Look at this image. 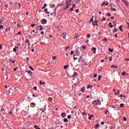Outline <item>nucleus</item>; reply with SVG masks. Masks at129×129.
Masks as SVG:
<instances>
[{
    "instance_id": "52",
    "label": "nucleus",
    "mask_w": 129,
    "mask_h": 129,
    "mask_svg": "<svg viewBox=\"0 0 129 129\" xmlns=\"http://www.w3.org/2000/svg\"><path fill=\"white\" fill-rule=\"evenodd\" d=\"M26 43H27L28 44H30V42L29 41V39H27Z\"/></svg>"
},
{
    "instance_id": "34",
    "label": "nucleus",
    "mask_w": 129,
    "mask_h": 129,
    "mask_svg": "<svg viewBox=\"0 0 129 129\" xmlns=\"http://www.w3.org/2000/svg\"><path fill=\"white\" fill-rule=\"evenodd\" d=\"M78 37H79V36L78 35V34H76L75 36V39H77V38H78Z\"/></svg>"
},
{
    "instance_id": "46",
    "label": "nucleus",
    "mask_w": 129,
    "mask_h": 129,
    "mask_svg": "<svg viewBox=\"0 0 129 129\" xmlns=\"http://www.w3.org/2000/svg\"><path fill=\"white\" fill-rule=\"evenodd\" d=\"M13 51H14V52H17V48H16L15 47H14V48H13Z\"/></svg>"
},
{
    "instance_id": "58",
    "label": "nucleus",
    "mask_w": 129,
    "mask_h": 129,
    "mask_svg": "<svg viewBox=\"0 0 129 129\" xmlns=\"http://www.w3.org/2000/svg\"><path fill=\"white\" fill-rule=\"evenodd\" d=\"M2 49H3V46L0 44V50H2Z\"/></svg>"
},
{
    "instance_id": "41",
    "label": "nucleus",
    "mask_w": 129,
    "mask_h": 129,
    "mask_svg": "<svg viewBox=\"0 0 129 129\" xmlns=\"http://www.w3.org/2000/svg\"><path fill=\"white\" fill-rule=\"evenodd\" d=\"M67 118H68L69 119H70V118H71V115H68Z\"/></svg>"
},
{
    "instance_id": "16",
    "label": "nucleus",
    "mask_w": 129,
    "mask_h": 129,
    "mask_svg": "<svg viewBox=\"0 0 129 129\" xmlns=\"http://www.w3.org/2000/svg\"><path fill=\"white\" fill-rule=\"evenodd\" d=\"M82 92H85V87H83L81 89Z\"/></svg>"
},
{
    "instance_id": "8",
    "label": "nucleus",
    "mask_w": 129,
    "mask_h": 129,
    "mask_svg": "<svg viewBox=\"0 0 129 129\" xmlns=\"http://www.w3.org/2000/svg\"><path fill=\"white\" fill-rule=\"evenodd\" d=\"M91 50L94 51V54H96V47H93Z\"/></svg>"
},
{
    "instance_id": "15",
    "label": "nucleus",
    "mask_w": 129,
    "mask_h": 129,
    "mask_svg": "<svg viewBox=\"0 0 129 129\" xmlns=\"http://www.w3.org/2000/svg\"><path fill=\"white\" fill-rule=\"evenodd\" d=\"M109 27H110V28H113V25H112V24L111 23V22H110L109 23Z\"/></svg>"
},
{
    "instance_id": "23",
    "label": "nucleus",
    "mask_w": 129,
    "mask_h": 129,
    "mask_svg": "<svg viewBox=\"0 0 129 129\" xmlns=\"http://www.w3.org/2000/svg\"><path fill=\"white\" fill-rule=\"evenodd\" d=\"M111 67H112V68H116V69H117V66H114L113 64H112L111 66Z\"/></svg>"
},
{
    "instance_id": "54",
    "label": "nucleus",
    "mask_w": 129,
    "mask_h": 129,
    "mask_svg": "<svg viewBox=\"0 0 129 129\" xmlns=\"http://www.w3.org/2000/svg\"><path fill=\"white\" fill-rule=\"evenodd\" d=\"M107 16L108 17H110V16H111V14L110 13H108V14H107Z\"/></svg>"
},
{
    "instance_id": "39",
    "label": "nucleus",
    "mask_w": 129,
    "mask_h": 129,
    "mask_svg": "<svg viewBox=\"0 0 129 129\" xmlns=\"http://www.w3.org/2000/svg\"><path fill=\"white\" fill-rule=\"evenodd\" d=\"M48 100H49V101H52V100H53V99L52 98L50 97V98H48Z\"/></svg>"
},
{
    "instance_id": "32",
    "label": "nucleus",
    "mask_w": 129,
    "mask_h": 129,
    "mask_svg": "<svg viewBox=\"0 0 129 129\" xmlns=\"http://www.w3.org/2000/svg\"><path fill=\"white\" fill-rule=\"evenodd\" d=\"M101 77H102V76H100V75H99V76H98V80H99V81H100V80H101Z\"/></svg>"
},
{
    "instance_id": "22",
    "label": "nucleus",
    "mask_w": 129,
    "mask_h": 129,
    "mask_svg": "<svg viewBox=\"0 0 129 129\" xmlns=\"http://www.w3.org/2000/svg\"><path fill=\"white\" fill-rule=\"evenodd\" d=\"M111 10H112V11H113V12H116V9L113 8L112 6L111 7Z\"/></svg>"
},
{
    "instance_id": "13",
    "label": "nucleus",
    "mask_w": 129,
    "mask_h": 129,
    "mask_svg": "<svg viewBox=\"0 0 129 129\" xmlns=\"http://www.w3.org/2000/svg\"><path fill=\"white\" fill-rule=\"evenodd\" d=\"M93 18H96V16H93L92 18H91V19L90 20V23H91V22H92V23H93V22H94Z\"/></svg>"
},
{
    "instance_id": "12",
    "label": "nucleus",
    "mask_w": 129,
    "mask_h": 129,
    "mask_svg": "<svg viewBox=\"0 0 129 129\" xmlns=\"http://www.w3.org/2000/svg\"><path fill=\"white\" fill-rule=\"evenodd\" d=\"M39 83H40V85H42L43 84H44V85H46V83L45 82H42V81H40L39 82Z\"/></svg>"
},
{
    "instance_id": "61",
    "label": "nucleus",
    "mask_w": 129,
    "mask_h": 129,
    "mask_svg": "<svg viewBox=\"0 0 129 129\" xmlns=\"http://www.w3.org/2000/svg\"><path fill=\"white\" fill-rule=\"evenodd\" d=\"M56 56H54L52 57V59H53L54 60L56 59Z\"/></svg>"
},
{
    "instance_id": "49",
    "label": "nucleus",
    "mask_w": 129,
    "mask_h": 129,
    "mask_svg": "<svg viewBox=\"0 0 129 129\" xmlns=\"http://www.w3.org/2000/svg\"><path fill=\"white\" fill-rule=\"evenodd\" d=\"M126 119H126V117H123V121H126Z\"/></svg>"
},
{
    "instance_id": "43",
    "label": "nucleus",
    "mask_w": 129,
    "mask_h": 129,
    "mask_svg": "<svg viewBox=\"0 0 129 129\" xmlns=\"http://www.w3.org/2000/svg\"><path fill=\"white\" fill-rule=\"evenodd\" d=\"M62 37H63V39H66V35L62 34Z\"/></svg>"
},
{
    "instance_id": "24",
    "label": "nucleus",
    "mask_w": 129,
    "mask_h": 129,
    "mask_svg": "<svg viewBox=\"0 0 129 129\" xmlns=\"http://www.w3.org/2000/svg\"><path fill=\"white\" fill-rule=\"evenodd\" d=\"M64 122H68V119L64 118L63 119Z\"/></svg>"
},
{
    "instance_id": "45",
    "label": "nucleus",
    "mask_w": 129,
    "mask_h": 129,
    "mask_svg": "<svg viewBox=\"0 0 129 129\" xmlns=\"http://www.w3.org/2000/svg\"><path fill=\"white\" fill-rule=\"evenodd\" d=\"M2 29H4V26L0 25V30H2Z\"/></svg>"
},
{
    "instance_id": "36",
    "label": "nucleus",
    "mask_w": 129,
    "mask_h": 129,
    "mask_svg": "<svg viewBox=\"0 0 129 129\" xmlns=\"http://www.w3.org/2000/svg\"><path fill=\"white\" fill-rule=\"evenodd\" d=\"M105 20H106V18H105V17H103V19L101 20V21H102V22H103V21H105Z\"/></svg>"
},
{
    "instance_id": "25",
    "label": "nucleus",
    "mask_w": 129,
    "mask_h": 129,
    "mask_svg": "<svg viewBox=\"0 0 129 129\" xmlns=\"http://www.w3.org/2000/svg\"><path fill=\"white\" fill-rule=\"evenodd\" d=\"M70 12H73L74 11V8L72 7L71 9H69Z\"/></svg>"
},
{
    "instance_id": "44",
    "label": "nucleus",
    "mask_w": 129,
    "mask_h": 129,
    "mask_svg": "<svg viewBox=\"0 0 129 129\" xmlns=\"http://www.w3.org/2000/svg\"><path fill=\"white\" fill-rule=\"evenodd\" d=\"M109 61H112V56H110L109 57Z\"/></svg>"
},
{
    "instance_id": "55",
    "label": "nucleus",
    "mask_w": 129,
    "mask_h": 129,
    "mask_svg": "<svg viewBox=\"0 0 129 129\" xmlns=\"http://www.w3.org/2000/svg\"><path fill=\"white\" fill-rule=\"evenodd\" d=\"M41 45H45V44H46V43H45V42H41Z\"/></svg>"
},
{
    "instance_id": "30",
    "label": "nucleus",
    "mask_w": 129,
    "mask_h": 129,
    "mask_svg": "<svg viewBox=\"0 0 129 129\" xmlns=\"http://www.w3.org/2000/svg\"><path fill=\"white\" fill-rule=\"evenodd\" d=\"M100 124H97L95 126V128L97 129V127H99Z\"/></svg>"
},
{
    "instance_id": "19",
    "label": "nucleus",
    "mask_w": 129,
    "mask_h": 129,
    "mask_svg": "<svg viewBox=\"0 0 129 129\" xmlns=\"http://www.w3.org/2000/svg\"><path fill=\"white\" fill-rule=\"evenodd\" d=\"M108 51H109V52H111V53H112V52H113L114 49H111L110 48H108Z\"/></svg>"
},
{
    "instance_id": "35",
    "label": "nucleus",
    "mask_w": 129,
    "mask_h": 129,
    "mask_svg": "<svg viewBox=\"0 0 129 129\" xmlns=\"http://www.w3.org/2000/svg\"><path fill=\"white\" fill-rule=\"evenodd\" d=\"M29 69H31V70H32V71H34V69L33 68V67L29 66Z\"/></svg>"
},
{
    "instance_id": "14",
    "label": "nucleus",
    "mask_w": 129,
    "mask_h": 129,
    "mask_svg": "<svg viewBox=\"0 0 129 129\" xmlns=\"http://www.w3.org/2000/svg\"><path fill=\"white\" fill-rule=\"evenodd\" d=\"M78 74L76 72H74V75H72V77H75V76H77Z\"/></svg>"
},
{
    "instance_id": "29",
    "label": "nucleus",
    "mask_w": 129,
    "mask_h": 129,
    "mask_svg": "<svg viewBox=\"0 0 129 129\" xmlns=\"http://www.w3.org/2000/svg\"><path fill=\"white\" fill-rule=\"evenodd\" d=\"M119 106H120V107H121V108H122V107H123V106H124V104L121 103V104H120L119 105Z\"/></svg>"
},
{
    "instance_id": "47",
    "label": "nucleus",
    "mask_w": 129,
    "mask_h": 129,
    "mask_svg": "<svg viewBox=\"0 0 129 129\" xmlns=\"http://www.w3.org/2000/svg\"><path fill=\"white\" fill-rule=\"evenodd\" d=\"M79 12H80L79 9L76 10V13H79Z\"/></svg>"
},
{
    "instance_id": "53",
    "label": "nucleus",
    "mask_w": 129,
    "mask_h": 129,
    "mask_svg": "<svg viewBox=\"0 0 129 129\" xmlns=\"http://www.w3.org/2000/svg\"><path fill=\"white\" fill-rule=\"evenodd\" d=\"M5 8H9V5L8 4H5Z\"/></svg>"
},
{
    "instance_id": "42",
    "label": "nucleus",
    "mask_w": 129,
    "mask_h": 129,
    "mask_svg": "<svg viewBox=\"0 0 129 129\" xmlns=\"http://www.w3.org/2000/svg\"><path fill=\"white\" fill-rule=\"evenodd\" d=\"M124 3L125 4V5H126V6H128V3L126 2V1L124 2Z\"/></svg>"
},
{
    "instance_id": "21",
    "label": "nucleus",
    "mask_w": 129,
    "mask_h": 129,
    "mask_svg": "<svg viewBox=\"0 0 129 129\" xmlns=\"http://www.w3.org/2000/svg\"><path fill=\"white\" fill-rule=\"evenodd\" d=\"M26 72H28V74H30V75H32V71L31 70L29 71H26Z\"/></svg>"
},
{
    "instance_id": "28",
    "label": "nucleus",
    "mask_w": 129,
    "mask_h": 129,
    "mask_svg": "<svg viewBox=\"0 0 129 129\" xmlns=\"http://www.w3.org/2000/svg\"><path fill=\"white\" fill-rule=\"evenodd\" d=\"M74 2L76 3V4H79L80 0H74Z\"/></svg>"
},
{
    "instance_id": "60",
    "label": "nucleus",
    "mask_w": 129,
    "mask_h": 129,
    "mask_svg": "<svg viewBox=\"0 0 129 129\" xmlns=\"http://www.w3.org/2000/svg\"><path fill=\"white\" fill-rule=\"evenodd\" d=\"M35 26H36V24H33L31 25L32 27H35Z\"/></svg>"
},
{
    "instance_id": "51",
    "label": "nucleus",
    "mask_w": 129,
    "mask_h": 129,
    "mask_svg": "<svg viewBox=\"0 0 129 129\" xmlns=\"http://www.w3.org/2000/svg\"><path fill=\"white\" fill-rule=\"evenodd\" d=\"M22 34V32L19 31L18 33V34L17 35V36H18V35H21Z\"/></svg>"
},
{
    "instance_id": "26",
    "label": "nucleus",
    "mask_w": 129,
    "mask_h": 129,
    "mask_svg": "<svg viewBox=\"0 0 129 129\" xmlns=\"http://www.w3.org/2000/svg\"><path fill=\"white\" fill-rule=\"evenodd\" d=\"M121 27H122V25L120 26L119 27V29L121 32H122L123 30H122V28H121Z\"/></svg>"
},
{
    "instance_id": "63",
    "label": "nucleus",
    "mask_w": 129,
    "mask_h": 129,
    "mask_svg": "<svg viewBox=\"0 0 129 129\" xmlns=\"http://www.w3.org/2000/svg\"><path fill=\"white\" fill-rule=\"evenodd\" d=\"M83 115H86L87 114V113L86 112H83Z\"/></svg>"
},
{
    "instance_id": "38",
    "label": "nucleus",
    "mask_w": 129,
    "mask_h": 129,
    "mask_svg": "<svg viewBox=\"0 0 129 129\" xmlns=\"http://www.w3.org/2000/svg\"><path fill=\"white\" fill-rule=\"evenodd\" d=\"M33 90H35V91H37V87L35 86L33 87Z\"/></svg>"
},
{
    "instance_id": "7",
    "label": "nucleus",
    "mask_w": 129,
    "mask_h": 129,
    "mask_svg": "<svg viewBox=\"0 0 129 129\" xmlns=\"http://www.w3.org/2000/svg\"><path fill=\"white\" fill-rule=\"evenodd\" d=\"M93 26H97V20H95V21H93Z\"/></svg>"
},
{
    "instance_id": "10",
    "label": "nucleus",
    "mask_w": 129,
    "mask_h": 129,
    "mask_svg": "<svg viewBox=\"0 0 129 129\" xmlns=\"http://www.w3.org/2000/svg\"><path fill=\"white\" fill-rule=\"evenodd\" d=\"M30 106L31 107H35L36 106V103H31L30 104Z\"/></svg>"
},
{
    "instance_id": "31",
    "label": "nucleus",
    "mask_w": 129,
    "mask_h": 129,
    "mask_svg": "<svg viewBox=\"0 0 129 129\" xmlns=\"http://www.w3.org/2000/svg\"><path fill=\"white\" fill-rule=\"evenodd\" d=\"M91 87H92V86H90V85H88L87 87V89H89V88H91Z\"/></svg>"
},
{
    "instance_id": "20",
    "label": "nucleus",
    "mask_w": 129,
    "mask_h": 129,
    "mask_svg": "<svg viewBox=\"0 0 129 129\" xmlns=\"http://www.w3.org/2000/svg\"><path fill=\"white\" fill-rule=\"evenodd\" d=\"M81 60H82V57H80L79 59H78V62L79 63H80L81 64Z\"/></svg>"
},
{
    "instance_id": "4",
    "label": "nucleus",
    "mask_w": 129,
    "mask_h": 129,
    "mask_svg": "<svg viewBox=\"0 0 129 129\" xmlns=\"http://www.w3.org/2000/svg\"><path fill=\"white\" fill-rule=\"evenodd\" d=\"M76 54L74 55V57H75L76 56H79L80 55V51L79 50H76Z\"/></svg>"
},
{
    "instance_id": "57",
    "label": "nucleus",
    "mask_w": 129,
    "mask_h": 129,
    "mask_svg": "<svg viewBox=\"0 0 129 129\" xmlns=\"http://www.w3.org/2000/svg\"><path fill=\"white\" fill-rule=\"evenodd\" d=\"M19 9H21V3H18Z\"/></svg>"
},
{
    "instance_id": "1",
    "label": "nucleus",
    "mask_w": 129,
    "mask_h": 129,
    "mask_svg": "<svg viewBox=\"0 0 129 129\" xmlns=\"http://www.w3.org/2000/svg\"><path fill=\"white\" fill-rule=\"evenodd\" d=\"M92 103L95 105H100V104H101V102L98 100H95L92 102Z\"/></svg>"
},
{
    "instance_id": "64",
    "label": "nucleus",
    "mask_w": 129,
    "mask_h": 129,
    "mask_svg": "<svg viewBox=\"0 0 129 129\" xmlns=\"http://www.w3.org/2000/svg\"><path fill=\"white\" fill-rule=\"evenodd\" d=\"M1 110V111H5V109L2 108Z\"/></svg>"
},
{
    "instance_id": "9",
    "label": "nucleus",
    "mask_w": 129,
    "mask_h": 129,
    "mask_svg": "<svg viewBox=\"0 0 129 129\" xmlns=\"http://www.w3.org/2000/svg\"><path fill=\"white\" fill-rule=\"evenodd\" d=\"M70 7V5H66V7L63 8V10H68V9H69V8Z\"/></svg>"
},
{
    "instance_id": "11",
    "label": "nucleus",
    "mask_w": 129,
    "mask_h": 129,
    "mask_svg": "<svg viewBox=\"0 0 129 129\" xmlns=\"http://www.w3.org/2000/svg\"><path fill=\"white\" fill-rule=\"evenodd\" d=\"M61 117H65L66 116V113H64V112H62L61 114Z\"/></svg>"
},
{
    "instance_id": "59",
    "label": "nucleus",
    "mask_w": 129,
    "mask_h": 129,
    "mask_svg": "<svg viewBox=\"0 0 129 129\" xmlns=\"http://www.w3.org/2000/svg\"><path fill=\"white\" fill-rule=\"evenodd\" d=\"M67 67H68V66H64L63 67V68H64V69H67Z\"/></svg>"
},
{
    "instance_id": "2",
    "label": "nucleus",
    "mask_w": 129,
    "mask_h": 129,
    "mask_svg": "<svg viewBox=\"0 0 129 129\" xmlns=\"http://www.w3.org/2000/svg\"><path fill=\"white\" fill-rule=\"evenodd\" d=\"M72 0H67L66 4L69 6H71Z\"/></svg>"
},
{
    "instance_id": "6",
    "label": "nucleus",
    "mask_w": 129,
    "mask_h": 129,
    "mask_svg": "<svg viewBox=\"0 0 129 129\" xmlns=\"http://www.w3.org/2000/svg\"><path fill=\"white\" fill-rule=\"evenodd\" d=\"M89 117L88 119L90 120L91 119V118H92V117H93L94 115L93 114L90 115V114H88Z\"/></svg>"
},
{
    "instance_id": "33",
    "label": "nucleus",
    "mask_w": 129,
    "mask_h": 129,
    "mask_svg": "<svg viewBox=\"0 0 129 129\" xmlns=\"http://www.w3.org/2000/svg\"><path fill=\"white\" fill-rule=\"evenodd\" d=\"M113 27L114 28H115V27H116V22H113Z\"/></svg>"
},
{
    "instance_id": "48",
    "label": "nucleus",
    "mask_w": 129,
    "mask_h": 129,
    "mask_svg": "<svg viewBox=\"0 0 129 129\" xmlns=\"http://www.w3.org/2000/svg\"><path fill=\"white\" fill-rule=\"evenodd\" d=\"M125 23H126V24H128V27H129V23H128V22H127V21H126V20H125Z\"/></svg>"
},
{
    "instance_id": "18",
    "label": "nucleus",
    "mask_w": 129,
    "mask_h": 129,
    "mask_svg": "<svg viewBox=\"0 0 129 129\" xmlns=\"http://www.w3.org/2000/svg\"><path fill=\"white\" fill-rule=\"evenodd\" d=\"M117 91H118L117 93H115V95H119L120 91L119 90H117Z\"/></svg>"
},
{
    "instance_id": "37",
    "label": "nucleus",
    "mask_w": 129,
    "mask_h": 129,
    "mask_svg": "<svg viewBox=\"0 0 129 129\" xmlns=\"http://www.w3.org/2000/svg\"><path fill=\"white\" fill-rule=\"evenodd\" d=\"M125 74H126L125 72H123L122 73V76H124L125 75Z\"/></svg>"
},
{
    "instance_id": "56",
    "label": "nucleus",
    "mask_w": 129,
    "mask_h": 129,
    "mask_svg": "<svg viewBox=\"0 0 129 129\" xmlns=\"http://www.w3.org/2000/svg\"><path fill=\"white\" fill-rule=\"evenodd\" d=\"M74 53V51L72 50L71 52V55H73V53Z\"/></svg>"
},
{
    "instance_id": "17",
    "label": "nucleus",
    "mask_w": 129,
    "mask_h": 129,
    "mask_svg": "<svg viewBox=\"0 0 129 129\" xmlns=\"http://www.w3.org/2000/svg\"><path fill=\"white\" fill-rule=\"evenodd\" d=\"M117 32V28L116 27L114 28V31H113V33H116Z\"/></svg>"
},
{
    "instance_id": "27",
    "label": "nucleus",
    "mask_w": 129,
    "mask_h": 129,
    "mask_svg": "<svg viewBox=\"0 0 129 129\" xmlns=\"http://www.w3.org/2000/svg\"><path fill=\"white\" fill-rule=\"evenodd\" d=\"M119 97H120V98H121H121H122V97L125 98V96L122 95H119Z\"/></svg>"
},
{
    "instance_id": "62",
    "label": "nucleus",
    "mask_w": 129,
    "mask_h": 129,
    "mask_svg": "<svg viewBox=\"0 0 129 129\" xmlns=\"http://www.w3.org/2000/svg\"><path fill=\"white\" fill-rule=\"evenodd\" d=\"M84 50H86V46H83Z\"/></svg>"
},
{
    "instance_id": "5",
    "label": "nucleus",
    "mask_w": 129,
    "mask_h": 129,
    "mask_svg": "<svg viewBox=\"0 0 129 129\" xmlns=\"http://www.w3.org/2000/svg\"><path fill=\"white\" fill-rule=\"evenodd\" d=\"M38 30H39V31H43V26H42V25H39V26L38 27Z\"/></svg>"
},
{
    "instance_id": "3",
    "label": "nucleus",
    "mask_w": 129,
    "mask_h": 129,
    "mask_svg": "<svg viewBox=\"0 0 129 129\" xmlns=\"http://www.w3.org/2000/svg\"><path fill=\"white\" fill-rule=\"evenodd\" d=\"M41 24L42 25H45V24H47V20H46L45 19H43L42 20Z\"/></svg>"
},
{
    "instance_id": "50",
    "label": "nucleus",
    "mask_w": 129,
    "mask_h": 129,
    "mask_svg": "<svg viewBox=\"0 0 129 129\" xmlns=\"http://www.w3.org/2000/svg\"><path fill=\"white\" fill-rule=\"evenodd\" d=\"M45 110H46V107H45L44 109L42 110V112H45Z\"/></svg>"
},
{
    "instance_id": "40",
    "label": "nucleus",
    "mask_w": 129,
    "mask_h": 129,
    "mask_svg": "<svg viewBox=\"0 0 129 129\" xmlns=\"http://www.w3.org/2000/svg\"><path fill=\"white\" fill-rule=\"evenodd\" d=\"M90 34H87V38H88V39H89V38H90Z\"/></svg>"
}]
</instances>
